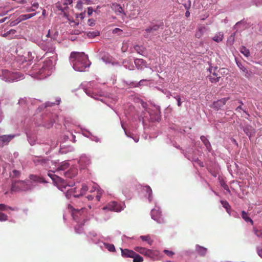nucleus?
Here are the masks:
<instances>
[{
  "instance_id": "nucleus-49",
  "label": "nucleus",
  "mask_w": 262,
  "mask_h": 262,
  "mask_svg": "<svg viewBox=\"0 0 262 262\" xmlns=\"http://www.w3.org/2000/svg\"><path fill=\"white\" fill-rule=\"evenodd\" d=\"M174 98L177 100V101L178 102V105L179 106H181L182 102L181 101L180 96L179 95H177L176 96L174 97Z\"/></svg>"
},
{
  "instance_id": "nucleus-5",
  "label": "nucleus",
  "mask_w": 262,
  "mask_h": 262,
  "mask_svg": "<svg viewBox=\"0 0 262 262\" xmlns=\"http://www.w3.org/2000/svg\"><path fill=\"white\" fill-rule=\"evenodd\" d=\"M151 216L152 219L159 223L163 222V219L162 217L161 211L159 209H153L151 211Z\"/></svg>"
},
{
  "instance_id": "nucleus-9",
  "label": "nucleus",
  "mask_w": 262,
  "mask_h": 262,
  "mask_svg": "<svg viewBox=\"0 0 262 262\" xmlns=\"http://www.w3.org/2000/svg\"><path fill=\"white\" fill-rule=\"evenodd\" d=\"M121 255L123 257H134L135 255V252L129 250L128 249H122L121 248Z\"/></svg>"
},
{
  "instance_id": "nucleus-28",
  "label": "nucleus",
  "mask_w": 262,
  "mask_h": 262,
  "mask_svg": "<svg viewBox=\"0 0 262 262\" xmlns=\"http://www.w3.org/2000/svg\"><path fill=\"white\" fill-rule=\"evenodd\" d=\"M134 250L136 251H137L142 254L144 255L145 253L146 249L145 248L142 247H135Z\"/></svg>"
},
{
  "instance_id": "nucleus-8",
  "label": "nucleus",
  "mask_w": 262,
  "mask_h": 262,
  "mask_svg": "<svg viewBox=\"0 0 262 262\" xmlns=\"http://www.w3.org/2000/svg\"><path fill=\"white\" fill-rule=\"evenodd\" d=\"M72 3L73 0H66L62 4L59 3H57L56 7L59 10L63 12L68 8V5H71Z\"/></svg>"
},
{
  "instance_id": "nucleus-64",
  "label": "nucleus",
  "mask_w": 262,
  "mask_h": 262,
  "mask_svg": "<svg viewBox=\"0 0 262 262\" xmlns=\"http://www.w3.org/2000/svg\"><path fill=\"white\" fill-rule=\"evenodd\" d=\"M190 15V13L189 11H186V13H185V16L188 17H189Z\"/></svg>"
},
{
  "instance_id": "nucleus-3",
  "label": "nucleus",
  "mask_w": 262,
  "mask_h": 262,
  "mask_svg": "<svg viewBox=\"0 0 262 262\" xmlns=\"http://www.w3.org/2000/svg\"><path fill=\"white\" fill-rule=\"evenodd\" d=\"M48 175L52 179L53 182L56 184L57 187L61 191H63L64 189L66 188L67 186H72V184H67V182L61 178L55 175L52 174L50 172L48 173Z\"/></svg>"
},
{
  "instance_id": "nucleus-55",
  "label": "nucleus",
  "mask_w": 262,
  "mask_h": 262,
  "mask_svg": "<svg viewBox=\"0 0 262 262\" xmlns=\"http://www.w3.org/2000/svg\"><path fill=\"white\" fill-rule=\"evenodd\" d=\"M13 173L15 177H18L20 174V172L18 170H13Z\"/></svg>"
},
{
  "instance_id": "nucleus-36",
  "label": "nucleus",
  "mask_w": 262,
  "mask_h": 262,
  "mask_svg": "<svg viewBox=\"0 0 262 262\" xmlns=\"http://www.w3.org/2000/svg\"><path fill=\"white\" fill-rule=\"evenodd\" d=\"M8 209H9L11 210H14V209L11 207H9L6 206V205L4 204H0V210L2 211H5L7 210Z\"/></svg>"
},
{
  "instance_id": "nucleus-26",
  "label": "nucleus",
  "mask_w": 262,
  "mask_h": 262,
  "mask_svg": "<svg viewBox=\"0 0 262 262\" xmlns=\"http://www.w3.org/2000/svg\"><path fill=\"white\" fill-rule=\"evenodd\" d=\"M140 238L143 241L147 242L149 245H151L152 244V241L150 239V237L149 235L141 236Z\"/></svg>"
},
{
  "instance_id": "nucleus-14",
  "label": "nucleus",
  "mask_w": 262,
  "mask_h": 262,
  "mask_svg": "<svg viewBox=\"0 0 262 262\" xmlns=\"http://www.w3.org/2000/svg\"><path fill=\"white\" fill-rule=\"evenodd\" d=\"M134 63L138 69H142L146 67V61L142 59H135Z\"/></svg>"
},
{
  "instance_id": "nucleus-23",
  "label": "nucleus",
  "mask_w": 262,
  "mask_h": 262,
  "mask_svg": "<svg viewBox=\"0 0 262 262\" xmlns=\"http://www.w3.org/2000/svg\"><path fill=\"white\" fill-rule=\"evenodd\" d=\"M70 164L68 162L61 163L60 166L56 169V171L64 170L69 168Z\"/></svg>"
},
{
  "instance_id": "nucleus-40",
  "label": "nucleus",
  "mask_w": 262,
  "mask_h": 262,
  "mask_svg": "<svg viewBox=\"0 0 262 262\" xmlns=\"http://www.w3.org/2000/svg\"><path fill=\"white\" fill-rule=\"evenodd\" d=\"M103 193V190L101 189H97V195L96 196V199L97 201H100L102 194Z\"/></svg>"
},
{
  "instance_id": "nucleus-11",
  "label": "nucleus",
  "mask_w": 262,
  "mask_h": 262,
  "mask_svg": "<svg viewBox=\"0 0 262 262\" xmlns=\"http://www.w3.org/2000/svg\"><path fill=\"white\" fill-rule=\"evenodd\" d=\"M207 29L205 26H200L198 27L195 34V37L200 38L207 31Z\"/></svg>"
},
{
  "instance_id": "nucleus-6",
  "label": "nucleus",
  "mask_w": 262,
  "mask_h": 262,
  "mask_svg": "<svg viewBox=\"0 0 262 262\" xmlns=\"http://www.w3.org/2000/svg\"><path fill=\"white\" fill-rule=\"evenodd\" d=\"M217 70L216 68H215L214 69V72H212V69H211L210 70V74L209 76V80L212 83H216L219 81L220 78H221V76L220 75V74L216 72L215 71Z\"/></svg>"
},
{
  "instance_id": "nucleus-51",
  "label": "nucleus",
  "mask_w": 262,
  "mask_h": 262,
  "mask_svg": "<svg viewBox=\"0 0 262 262\" xmlns=\"http://www.w3.org/2000/svg\"><path fill=\"white\" fill-rule=\"evenodd\" d=\"M85 16V11L80 13L78 16H77V18H80L81 19H83Z\"/></svg>"
},
{
  "instance_id": "nucleus-30",
  "label": "nucleus",
  "mask_w": 262,
  "mask_h": 262,
  "mask_svg": "<svg viewBox=\"0 0 262 262\" xmlns=\"http://www.w3.org/2000/svg\"><path fill=\"white\" fill-rule=\"evenodd\" d=\"M200 138L201 141L204 143L207 148H208V147L210 146V144L206 137L204 136H202Z\"/></svg>"
},
{
  "instance_id": "nucleus-15",
  "label": "nucleus",
  "mask_w": 262,
  "mask_h": 262,
  "mask_svg": "<svg viewBox=\"0 0 262 262\" xmlns=\"http://www.w3.org/2000/svg\"><path fill=\"white\" fill-rule=\"evenodd\" d=\"M229 99V98H223L214 103V106L219 109L224 106L226 102Z\"/></svg>"
},
{
  "instance_id": "nucleus-59",
  "label": "nucleus",
  "mask_w": 262,
  "mask_h": 262,
  "mask_svg": "<svg viewBox=\"0 0 262 262\" xmlns=\"http://www.w3.org/2000/svg\"><path fill=\"white\" fill-rule=\"evenodd\" d=\"M241 110H243V108H242V106H241V105L238 106L236 108V111L237 112H240V111H241Z\"/></svg>"
},
{
  "instance_id": "nucleus-47",
  "label": "nucleus",
  "mask_w": 262,
  "mask_h": 262,
  "mask_svg": "<svg viewBox=\"0 0 262 262\" xmlns=\"http://www.w3.org/2000/svg\"><path fill=\"white\" fill-rule=\"evenodd\" d=\"M255 233L257 236L262 238V230H255Z\"/></svg>"
},
{
  "instance_id": "nucleus-44",
  "label": "nucleus",
  "mask_w": 262,
  "mask_h": 262,
  "mask_svg": "<svg viewBox=\"0 0 262 262\" xmlns=\"http://www.w3.org/2000/svg\"><path fill=\"white\" fill-rule=\"evenodd\" d=\"M99 35L98 32H90L88 33V35L90 37H94L95 36H97Z\"/></svg>"
},
{
  "instance_id": "nucleus-60",
  "label": "nucleus",
  "mask_w": 262,
  "mask_h": 262,
  "mask_svg": "<svg viewBox=\"0 0 262 262\" xmlns=\"http://www.w3.org/2000/svg\"><path fill=\"white\" fill-rule=\"evenodd\" d=\"M139 48H140V47L138 46H136L135 47V49L137 51V52L139 53V54H141L140 52L139 51Z\"/></svg>"
},
{
  "instance_id": "nucleus-21",
  "label": "nucleus",
  "mask_w": 262,
  "mask_h": 262,
  "mask_svg": "<svg viewBox=\"0 0 262 262\" xmlns=\"http://www.w3.org/2000/svg\"><path fill=\"white\" fill-rule=\"evenodd\" d=\"M36 14V13H31V14H23V15H21L18 18L19 19V21H23V20H25L29 19L33 16H34Z\"/></svg>"
},
{
  "instance_id": "nucleus-18",
  "label": "nucleus",
  "mask_w": 262,
  "mask_h": 262,
  "mask_svg": "<svg viewBox=\"0 0 262 262\" xmlns=\"http://www.w3.org/2000/svg\"><path fill=\"white\" fill-rule=\"evenodd\" d=\"M196 251L201 256H205L207 253V249L205 247L196 245Z\"/></svg>"
},
{
  "instance_id": "nucleus-61",
  "label": "nucleus",
  "mask_w": 262,
  "mask_h": 262,
  "mask_svg": "<svg viewBox=\"0 0 262 262\" xmlns=\"http://www.w3.org/2000/svg\"><path fill=\"white\" fill-rule=\"evenodd\" d=\"M7 18H8V17H6L5 18H3L0 19V23H4V21H5L7 19Z\"/></svg>"
},
{
  "instance_id": "nucleus-20",
  "label": "nucleus",
  "mask_w": 262,
  "mask_h": 262,
  "mask_svg": "<svg viewBox=\"0 0 262 262\" xmlns=\"http://www.w3.org/2000/svg\"><path fill=\"white\" fill-rule=\"evenodd\" d=\"M242 217L245 221V222L247 223L250 222L252 225L253 224V221L249 216L248 213L246 212L245 211H243L242 212Z\"/></svg>"
},
{
  "instance_id": "nucleus-48",
  "label": "nucleus",
  "mask_w": 262,
  "mask_h": 262,
  "mask_svg": "<svg viewBox=\"0 0 262 262\" xmlns=\"http://www.w3.org/2000/svg\"><path fill=\"white\" fill-rule=\"evenodd\" d=\"M95 20L93 18L89 19L88 23L89 26H94L95 24Z\"/></svg>"
},
{
  "instance_id": "nucleus-4",
  "label": "nucleus",
  "mask_w": 262,
  "mask_h": 262,
  "mask_svg": "<svg viewBox=\"0 0 262 262\" xmlns=\"http://www.w3.org/2000/svg\"><path fill=\"white\" fill-rule=\"evenodd\" d=\"M103 209H108L115 212H120L123 210V208L121 205L118 204L117 202H111L109 203L106 206L104 207Z\"/></svg>"
},
{
  "instance_id": "nucleus-57",
  "label": "nucleus",
  "mask_w": 262,
  "mask_h": 262,
  "mask_svg": "<svg viewBox=\"0 0 262 262\" xmlns=\"http://www.w3.org/2000/svg\"><path fill=\"white\" fill-rule=\"evenodd\" d=\"M35 10V9L34 8H32V7H28L26 9V11L28 12L34 11Z\"/></svg>"
},
{
  "instance_id": "nucleus-58",
  "label": "nucleus",
  "mask_w": 262,
  "mask_h": 262,
  "mask_svg": "<svg viewBox=\"0 0 262 262\" xmlns=\"http://www.w3.org/2000/svg\"><path fill=\"white\" fill-rule=\"evenodd\" d=\"M257 254L262 258V249L257 250Z\"/></svg>"
},
{
  "instance_id": "nucleus-62",
  "label": "nucleus",
  "mask_w": 262,
  "mask_h": 262,
  "mask_svg": "<svg viewBox=\"0 0 262 262\" xmlns=\"http://www.w3.org/2000/svg\"><path fill=\"white\" fill-rule=\"evenodd\" d=\"M87 198L89 200H92L93 199V196L91 195H89L87 196Z\"/></svg>"
},
{
  "instance_id": "nucleus-63",
  "label": "nucleus",
  "mask_w": 262,
  "mask_h": 262,
  "mask_svg": "<svg viewBox=\"0 0 262 262\" xmlns=\"http://www.w3.org/2000/svg\"><path fill=\"white\" fill-rule=\"evenodd\" d=\"M18 3H19V4H24L26 3V0H21V1H19Z\"/></svg>"
},
{
  "instance_id": "nucleus-2",
  "label": "nucleus",
  "mask_w": 262,
  "mask_h": 262,
  "mask_svg": "<svg viewBox=\"0 0 262 262\" xmlns=\"http://www.w3.org/2000/svg\"><path fill=\"white\" fill-rule=\"evenodd\" d=\"M31 183L26 181H16L13 182L11 190L13 191H27L32 188Z\"/></svg>"
},
{
  "instance_id": "nucleus-19",
  "label": "nucleus",
  "mask_w": 262,
  "mask_h": 262,
  "mask_svg": "<svg viewBox=\"0 0 262 262\" xmlns=\"http://www.w3.org/2000/svg\"><path fill=\"white\" fill-rule=\"evenodd\" d=\"M244 132L245 134L250 138V137L253 134L254 132L253 129L251 126H246L244 129Z\"/></svg>"
},
{
  "instance_id": "nucleus-32",
  "label": "nucleus",
  "mask_w": 262,
  "mask_h": 262,
  "mask_svg": "<svg viewBox=\"0 0 262 262\" xmlns=\"http://www.w3.org/2000/svg\"><path fill=\"white\" fill-rule=\"evenodd\" d=\"M221 203L222 205V206H223L224 208H225L227 211L228 212V210H229L230 209V206L229 205V204L228 203V202L226 201H221Z\"/></svg>"
},
{
  "instance_id": "nucleus-12",
  "label": "nucleus",
  "mask_w": 262,
  "mask_h": 262,
  "mask_svg": "<svg viewBox=\"0 0 262 262\" xmlns=\"http://www.w3.org/2000/svg\"><path fill=\"white\" fill-rule=\"evenodd\" d=\"M147 111L150 115L151 119H152L153 120L158 121L160 119V117L159 116V111L158 110L157 108H156V111L154 113H152L150 108L147 110Z\"/></svg>"
},
{
  "instance_id": "nucleus-35",
  "label": "nucleus",
  "mask_w": 262,
  "mask_h": 262,
  "mask_svg": "<svg viewBox=\"0 0 262 262\" xmlns=\"http://www.w3.org/2000/svg\"><path fill=\"white\" fill-rule=\"evenodd\" d=\"M105 246L109 251L114 252L115 251V246L113 244H105Z\"/></svg>"
},
{
  "instance_id": "nucleus-38",
  "label": "nucleus",
  "mask_w": 262,
  "mask_h": 262,
  "mask_svg": "<svg viewBox=\"0 0 262 262\" xmlns=\"http://www.w3.org/2000/svg\"><path fill=\"white\" fill-rule=\"evenodd\" d=\"M145 188L146 191L148 194V198L149 199V201H151V194H152V190H151V188L149 186H146L145 187Z\"/></svg>"
},
{
  "instance_id": "nucleus-33",
  "label": "nucleus",
  "mask_w": 262,
  "mask_h": 262,
  "mask_svg": "<svg viewBox=\"0 0 262 262\" xmlns=\"http://www.w3.org/2000/svg\"><path fill=\"white\" fill-rule=\"evenodd\" d=\"M86 210L84 207H82L81 209H73L72 211L73 214H81V213L84 212Z\"/></svg>"
},
{
  "instance_id": "nucleus-56",
  "label": "nucleus",
  "mask_w": 262,
  "mask_h": 262,
  "mask_svg": "<svg viewBox=\"0 0 262 262\" xmlns=\"http://www.w3.org/2000/svg\"><path fill=\"white\" fill-rule=\"evenodd\" d=\"M65 176H66V177H69V178H72L73 177H74V174H71L69 171H68L65 173Z\"/></svg>"
},
{
  "instance_id": "nucleus-42",
  "label": "nucleus",
  "mask_w": 262,
  "mask_h": 262,
  "mask_svg": "<svg viewBox=\"0 0 262 262\" xmlns=\"http://www.w3.org/2000/svg\"><path fill=\"white\" fill-rule=\"evenodd\" d=\"M122 32L123 31L121 29L118 28H115L114 29H113L112 31L113 33L119 34V35H120L122 33Z\"/></svg>"
},
{
  "instance_id": "nucleus-46",
  "label": "nucleus",
  "mask_w": 262,
  "mask_h": 262,
  "mask_svg": "<svg viewBox=\"0 0 262 262\" xmlns=\"http://www.w3.org/2000/svg\"><path fill=\"white\" fill-rule=\"evenodd\" d=\"M163 252L167 255H168V256H170V257L172 256L174 254V253L172 251H169V250H164L163 251Z\"/></svg>"
},
{
  "instance_id": "nucleus-1",
  "label": "nucleus",
  "mask_w": 262,
  "mask_h": 262,
  "mask_svg": "<svg viewBox=\"0 0 262 262\" xmlns=\"http://www.w3.org/2000/svg\"><path fill=\"white\" fill-rule=\"evenodd\" d=\"M70 58L74 69L77 71H84L91 64L88 55L83 52H72Z\"/></svg>"
},
{
  "instance_id": "nucleus-34",
  "label": "nucleus",
  "mask_w": 262,
  "mask_h": 262,
  "mask_svg": "<svg viewBox=\"0 0 262 262\" xmlns=\"http://www.w3.org/2000/svg\"><path fill=\"white\" fill-rule=\"evenodd\" d=\"M155 255V252L154 251L147 249L144 254V255L148 256L149 257H153Z\"/></svg>"
},
{
  "instance_id": "nucleus-54",
  "label": "nucleus",
  "mask_w": 262,
  "mask_h": 262,
  "mask_svg": "<svg viewBox=\"0 0 262 262\" xmlns=\"http://www.w3.org/2000/svg\"><path fill=\"white\" fill-rule=\"evenodd\" d=\"M32 7L36 10L39 7V4L38 3H34L32 4Z\"/></svg>"
},
{
  "instance_id": "nucleus-37",
  "label": "nucleus",
  "mask_w": 262,
  "mask_h": 262,
  "mask_svg": "<svg viewBox=\"0 0 262 262\" xmlns=\"http://www.w3.org/2000/svg\"><path fill=\"white\" fill-rule=\"evenodd\" d=\"M33 161L35 163L37 164H43L46 162V160L43 158H37L36 160H33Z\"/></svg>"
},
{
  "instance_id": "nucleus-13",
  "label": "nucleus",
  "mask_w": 262,
  "mask_h": 262,
  "mask_svg": "<svg viewBox=\"0 0 262 262\" xmlns=\"http://www.w3.org/2000/svg\"><path fill=\"white\" fill-rule=\"evenodd\" d=\"M111 8L113 10H114L115 13L118 15L123 13V9L121 6L117 3H113L111 6Z\"/></svg>"
},
{
  "instance_id": "nucleus-17",
  "label": "nucleus",
  "mask_w": 262,
  "mask_h": 262,
  "mask_svg": "<svg viewBox=\"0 0 262 262\" xmlns=\"http://www.w3.org/2000/svg\"><path fill=\"white\" fill-rule=\"evenodd\" d=\"M29 178L32 181L36 183H43L45 182L42 178L35 174H30L29 176Z\"/></svg>"
},
{
  "instance_id": "nucleus-39",
  "label": "nucleus",
  "mask_w": 262,
  "mask_h": 262,
  "mask_svg": "<svg viewBox=\"0 0 262 262\" xmlns=\"http://www.w3.org/2000/svg\"><path fill=\"white\" fill-rule=\"evenodd\" d=\"M8 216L6 214L0 212V221L4 222L8 220Z\"/></svg>"
},
{
  "instance_id": "nucleus-22",
  "label": "nucleus",
  "mask_w": 262,
  "mask_h": 262,
  "mask_svg": "<svg viewBox=\"0 0 262 262\" xmlns=\"http://www.w3.org/2000/svg\"><path fill=\"white\" fill-rule=\"evenodd\" d=\"M16 30L14 29H11L9 31L4 33L2 34V36L5 37H8L9 39H12L13 38V36H10V35H13L16 33Z\"/></svg>"
},
{
  "instance_id": "nucleus-41",
  "label": "nucleus",
  "mask_w": 262,
  "mask_h": 262,
  "mask_svg": "<svg viewBox=\"0 0 262 262\" xmlns=\"http://www.w3.org/2000/svg\"><path fill=\"white\" fill-rule=\"evenodd\" d=\"M216 72L218 73L220 76L221 75H226L227 74V70L225 68H222L219 69Z\"/></svg>"
},
{
  "instance_id": "nucleus-53",
  "label": "nucleus",
  "mask_w": 262,
  "mask_h": 262,
  "mask_svg": "<svg viewBox=\"0 0 262 262\" xmlns=\"http://www.w3.org/2000/svg\"><path fill=\"white\" fill-rule=\"evenodd\" d=\"M2 10H3L2 8H0V16H3L8 13V11H2Z\"/></svg>"
},
{
  "instance_id": "nucleus-25",
  "label": "nucleus",
  "mask_w": 262,
  "mask_h": 262,
  "mask_svg": "<svg viewBox=\"0 0 262 262\" xmlns=\"http://www.w3.org/2000/svg\"><path fill=\"white\" fill-rule=\"evenodd\" d=\"M240 52L247 57H248L250 56V51L249 49H247L244 46H242L241 47Z\"/></svg>"
},
{
  "instance_id": "nucleus-16",
  "label": "nucleus",
  "mask_w": 262,
  "mask_h": 262,
  "mask_svg": "<svg viewBox=\"0 0 262 262\" xmlns=\"http://www.w3.org/2000/svg\"><path fill=\"white\" fill-rule=\"evenodd\" d=\"M76 192V188H71L68 189L66 193V196L67 199H70L72 196H73L75 198L78 197L79 195H76L75 193Z\"/></svg>"
},
{
  "instance_id": "nucleus-10",
  "label": "nucleus",
  "mask_w": 262,
  "mask_h": 262,
  "mask_svg": "<svg viewBox=\"0 0 262 262\" xmlns=\"http://www.w3.org/2000/svg\"><path fill=\"white\" fill-rule=\"evenodd\" d=\"M14 137V135H3L0 136V140L2 143L3 146L7 144Z\"/></svg>"
},
{
  "instance_id": "nucleus-52",
  "label": "nucleus",
  "mask_w": 262,
  "mask_h": 262,
  "mask_svg": "<svg viewBox=\"0 0 262 262\" xmlns=\"http://www.w3.org/2000/svg\"><path fill=\"white\" fill-rule=\"evenodd\" d=\"M93 12V10L92 7H90L88 8V14L89 16H91Z\"/></svg>"
},
{
  "instance_id": "nucleus-24",
  "label": "nucleus",
  "mask_w": 262,
  "mask_h": 262,
  "mask_svg": "<svg viewBox=\"0 0 262 262\" xmlns=\"http://www.w3.org/2000/svg\"><path fill=\"white\" fill-rule=\"evenodd\" d=\"M224 37V35L222 33H219L216 34L213 38L212 39L215 42H219L222 41Z\"/></svg>"
},
{
  "instance_id": "nucleus-27",
  "label": "nucleus",
  "mask_w": 262,
  "mask_h": 262,
  "mask_svg": "<svg viewBox=\"0 0 262 262\" xmlns=\"http://www.w3.org/2000/svg\"><path fill=\"white\" fill-rule=\"evenodd\" d=\"M132 258H133V262H142L144 260L143 258L136 252L135 255Z\"/></svg>"
},
{
  "instance_id": "nucleus-31",
  "label": "nucleus",
  "mask_w": 262,
  "mask_h": 262,
  "mask_svg": "<svg viewBox=\"0 0 262 262\" xmlns=\"http://www.w3.org/2000/svg\"><path fill=\"white\" fill-rule=\"evenodd\" d=\"M236 64L238 66V67L245 73L247 74L248 73V70L247 69L243 66L242 63L238 61H236Z\"/></svg>"
},
{
  "instance_id": "nucleus-50",
  "label": "nucleus",
  "mask_w": 262,
  "mask_h": 262,
  "mask_svg": "<svg viewBox=\"0 0 262 262\" xmlns=\"http://www.w3.org/2000/svg\"><path fill=\"white\" fill-rule=\"evenodd\" d=\"M43 50L45 51H47V52L52 53L54 51V48L53 47H50L49 48H44Z\"/></svg>"
},
{
  "instance_id": "nucleus-43",
  "label": "nucleus",
  "mask_w": 262,
  "mask_h": 262,
  "mask_svg": "<svg viewBox=\"0 0 262 262\" xmlns=\"http://www.w3.org/2000/svg\"><path fill=\"white\" fill-rule=\"evenodd\" d=\"M221 185L224 188V189L225 190H226L228 192H229V193L230 192V189L229 188L228 186L225 183L222 182L221 183Z\"/></svg>"
},
{
  "instance_id": "nucleus-29",
  "label": "nucleus",
  "mask_w": 262,
  "mask_h": 262,
  "mask_svg": "<svg viewBox=\"0 0 262 262\" xmlns=\"http://www.w3.org/2000/svg\"><path fill=\"white\" fill-rule=\"evenodd\" d=\"M88 189H89L88 186L85 184H83L82 185V187L80 190V194H79V195H84L88 190Z\"/></svg>"
},
{
  "instance_id": "nucleus-45",
  "label": "nucleus",
  "mask_w": 262,
  "mask_h": 262,
  "mask_svg": "<svg viewBox=\"0 0 262 262\" xmlns=\"http://www.w3.org/2000/svg\"><path fill=\"white\" fill-rule=\"evenodd\" d=\"M83 4V2L81 1H79L76 5V8L79 10H81L82 8V4Z\"/></svg>"
},
{
  "instance_id": "nucleus-7",
  "label": "nucleus",
  "mask_w": 262,
  "mask_h": 262,
  "mask_svg": "<svg viewBox=\"0 0 262 262\" xmlns=\"http://www.w3.org/2000/svg\"><path fill=\"white\" fill-rule=\"evenodd\" d=\"M159 27L160 26L159 25H156L152 26H149V27L146 28L145 30L144 37L145 38H148L150 37V34L151 33L152 34H153L154 31L158 30V29H159Z\"/></svg>"
}]
</instances>
